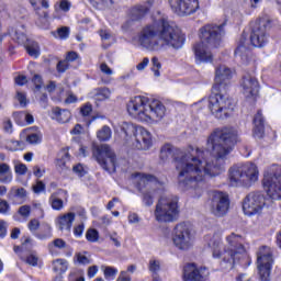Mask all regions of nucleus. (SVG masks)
Masks as SVG:
<instances>
[{"mask_svg":"<svg viewBox=\"0 0 281 281\" xmlns=\"http://www.w3.org/2000/svg\"><path fill=\"white\" fill-rule=\"evenodd\" d=\"M238 142V130H215L207 138L206 146L213 151L189 147L180 151L173 164L178 172V186L183 192H189L193 199H199L205 192V178L218 177L223 172V159L232 153V146Z\"/></svg>","mask_w":281,"mask_h":281,"instance_id":"f257e3e1","label":"nucleus"},{"mask_svg":"<svg viewBox=\"0 0 281 281\" xmlns=\"http://www.w3.org/2000/svg\"><path fill=\"white\" fill-rule=\"evenodd\" d=\"M140 47L149 52H159L164 47L181 49L186 43V35L178 27L170 25L166 20L144 26L136 36Z\"/></svg>","mask_w":281,"mask_h":281,"instance_id":"f03ea898","label":"nucleus"},{"mask_svg":"<svg viewBox=\"0 0 281 281\" xmlns=\"http://www.w3.org/2000/svg\"><path fill=\"white\" fill-rule=\"evenodd\" d=\"M225 240L226 244L223 246L218 237H214L209 241V247L212 248L213 258L220 260L223 269H234V265L247 258L245 237L240 234L231 233L225 237Z\"/></svg>","mask_w":281,"mask_h":281,"instance_id":"7ed1b4c3","label":"nucleus"},{"mask_svg":"<svg viewBox=\"0 0 281 281\" xmlns=\"http://www.w3.org/2000/svg\"><path fill=\"white\" fill-rule=\"evenodd\" d=\"M127 113L145 124H159L166 117V105L157 99L137 95L127 102Z\"/></svg>","mask_w":281,"mask_h":281,"instance_id":"20e7f679","label":"nucleus"},{"mask_svg":"<svg viewBox=\"0 0 281 281\" xmlns=\"http://www.w3.org/2000/svg\"><path fill=\"white\" fill-rule=\"evenodd\" d=\"M224 34L223 25L207 24L200 29V42L193 45L196 65L213 63L212 49L221 47Z\"/></svg>","mask_w":281,"mask_h":281,"instance_id":"39448f33","label":"nucleus"},{"mask_svg":"<svg viewBox=\"0 0 281 281\" xmlns=\"http://www.w3.org/2000/svg\"><path fill=\"white\" fill-rule=\"evenodd\" d=\"M267 25L269 21L259 20L257 26L252 29L250 38L243 34L240 36L237 48L235 49L236 58H239L243 65L249 63V49L252 47H265L269 43V35H267Z\"/></svg>","mask_w":281,"mask_h":281,"instance_id":"423d86ee","label":"nucleus"},{"mask_svg":"<svg viewBox=\"0 0 281 281\" xmlns=\"http://www.w3.org/2000/svg\"><path fill=\"white\" fill-rule=\"evenodd\" d=\"M258 177H260V171L258 170V166L254 162L235 165L231 167L228 171L229 183L234 188H238L240 186H245L247 188L251 186V183H256V181H258Z\"/></svg>","mask_w":281,"mask_h":281,"instance_id":"0eeeda50","label":"nucleus"},{"mask_svg":"<svg viewBox=\"0 0 281 281\" xmlns=\"http://www.w3.org/2000/svg\"><path fill=\"white\" fill-rule=\"evenodd\" d=\"M209 109L217 120H227L234 113V100L227 91L214 90L209 99Z\"/></svg>","mask_w":281,"mask_h":281,"instance_id":"6e6552de","label":"nucleus"},{"mask_svg":"<svg viewBox=\"0 0 281 281\" xmlns=\"http://www.w3.org/2000/svg\"><path fill=\"white\" fill-rule=\"evenodd\" d=\"M132 179L134 183H136L137 190L143 194V203H145L147 207H150L154 203L155 190H161L164 183L159 182L155 176L149 173H134L132 175Z\"/></svg>","mask_w":281,"mask_h":281,"instance_id":"1a4fd4ad","label":"nucleus"},{"mask_svg":"<svg viewBox=\"0 0 281 281\" xmlns=\"http://www.w3.org/2000/svg\"><path fill=\"white\" fill-rule=\"evenodd\" d=\"M154 215L158 223H175L179 218V198H160L156 204Z\"/></svg>","mask_w":281,"mask_h":281,"instance_id":"9d476101","label":"nucleus"},{"mask_svg":"<svg viewBox=\"0 0 281 281\" xmlns=\"http://www.w3.org/2000/svg\"><path fill=\"white\" fill-rule=\"evenodd\" d=\"M172 240L175 247L180 251H189L194 247V234L192 233V225L188 222H181L173 228Z\"/></svg>","mask_w":281,"mask_h":281,"instance_id":"9b49d317","label":"nucleus"},{"mask_svg":"<svg viewBox=\"0 0 281 281\" xmlns=\"http://www.w3.org/2000/svg\"><path fill=\"white\" fill-rule=\"evenodd\" d=\"M262 183L268 196L273 201H280L281 175L278 166H273L265 171Z\"/></svg>","mask_w":281,"mask_h":281,"instance_id":"f8f14e48","label":"nucleus"},{"mask_svg":"<svg viewBox=\"0 0 281 281\" xmlns=\"http://www.w3.org/2000/svg\"><path fill=\"white\" fill-rule=\"evenodd\" d=\"M271 267H273V250L269 246H262L257 252V269L261 281L271 280Z\"/></svg>","mask_w":281,"mask_h":281,"instance_id":"ddd939ff","label":"nucleus"},{"mask_svg":"<svg viewBox=\"0 0 281 281\" xmlns=\"http://www.w3.org/2000/svg\"><path fill=\"white\" fill-rule=\"evenodd\" d=\"M98 164L106 172H115L117 168V158L115 157V151L111 149V146L104 144L99 146L93 153Z\"/></svg>","mask_w":281,"mask_h":281,"instance_id":"4468645a","label":"nucleus"},{"mask_svg":"<svg viewBox=\"0 0 281 281\" xmlns=\"http://www.w3.org/2000/svg\"><path fill=\"white\" fill-rule=\"evenodd\" d=\"M267 205V199L261 192L249 193L243 202V212L246 216H256V214H261Z\"/></svg>","mask_w":281,"mask_h":281,"instance_id":"2eb2a0df","label":"nucleus"},{"mask_svg":"<svg viewBox=\"0 0 281 281\" xmlns=\"http://www.w3.org/2000/svg\"><path fill=\"white\" fill-rule=\"evenodd\" d=\"M35 14V24L42 30H47L49 27V0H29Z\"/></svg>","mask_w":281,"mask_h":281,"instance_id":"dca6fc26","label":"nucleus"},{"mask_svg":"<svg viewBox=\"0 0 281 281\" xmlns=\"http://www.w3.org/2000/svg\"><path fill=\"white\" fill-rule=\"evenodd\" d=\"M232 78H234V71L229 67L225 65L218 66L215 69V83L213 85V91H229Z\"/></svg>","mask_w":281,"mask_h":281,"instance_id":"f3484780","label":"nucleus"},{"mask_svg":"<svg viewBox=\"0 0 281 281\" xmlns=\"http://www.w3.org/2000/svg\"><path fill=\"white\" fill-rule=\"evenodd\" d=\"M169 5L178 16H190L199 10V0H169Z\"/></svg>","mask_w":281,"mask_h":281,"instance_id":"a211bd4d","label":"nucleus"},{"mask_svg":"<svg viewBox=\"0 0 281 281\" xmlns=\"http://www.w3.org/2000/svg\"><path fill=\"white\" fill-rule=\"evenodd\" d=\"M229 210V196L221 191H215L211 198V212L214 216H225Z\"/></svg>","mask_w":281,"mask_h":281,"instance_id":"6ab92c4d","label":"nucleus"},{"mask_svg":"<svg viewBox=\"0 0 281 281\" xmlns=\"http://www.w3.org/2000/svg\"><path fill=\"white\" fill-rule=\"evenodd\" d=\"M132 146L137 150H148V148L153 146V136L150 135V132L142 126H138L136 134L132 139Z\"/></svg>","mask_w":281,"mask_h":281,"instance_id":"aec40b11","label":"nucleus"},{"mask_svg":"<svg viewBox=\"0 0 281 281\" xmlns=\"http://www.w3.org/2000/svg\"><path fill=\"white\" fill-rule=\"evenodd\" d=\"M210 276V270L205 267H198L196 263H188L184 267V281H205Z\"/></svg>","mask_w":281,"mask_h":281,"instance_id":"412c9836","label":"nucleus"},{"mask_svg":"<svg viewBox=\"0 0 281 281\" xmlns=\"http://www.w3.org/2000/svg\"><path fill=\"white\" fill-rule=\"evenodd\" d=\"M240 87L243 89V93L245 98H252L256 100L258 98V92L260 91V83L258 79L251 75H245L241 79Z\"/></svg>","mask_w":281,"mask_h":281,"instance_id":"4be33fe9","label":"nucleus"},{"mask_svg":"<svg viewBox=\"0 0 281 281\" xmlns=\"http://www.w3.org/2000/svg\"><path fill=\"white\" fill-rule=\"evenodd\" d=\"M75 221H76V213L69 212V213L59 215L55 220V225L56 227H58L60 232H64V229H66L67 232H71V227Z\"/></svg>","mask_w":281,"mask_h":281,"instance_id":"5701e85b","label":"nucleus"},{"mask_svg":"<svg viewBox=\"0 0 281 281\" xmlns=\"http://www.w3.org/2000/svg\"><path fill=\"white\" fill-rule=\"evenodd\" d=\"M25 32V25H18L15 29H11V31H9V35L15 41V43H18V45H23L25 47L30 41V37H27Z\"/></svg>","mask_w":281,"mask_h":281,"instance_id":"b1692460","label":"nucleus"},{"mask_svg":"<svg viewBox=\"0 0 281 281\" xmlns=\"http://www.w3.org/2000/svg\"><path fill=\"white\" fill-rule=\"evenodd\" d=\"M252 135L256 139H262L265 137V117L261 111H258L254 117Z\"/></svg>","mask_w":281,"mask_h":281,"instance_id":"393cba45","label":"nucleus"},{"mask_svg":"<svg viewBox=\"0 0 281 281\" xmlns=\"http://www.w3.org/2000/svg\"><path fill=\"white\" fill-rule=\"evenodd\" d=\"M149 9L144 4H136L132 7L128 11V18L131 21H142L145 14H148Z\"/></svg>","mask_w":281,"mask_h":281,"instance_id":"a878e982","label":"nucleus"},{"mask_svg":"<svg viewBox=\"0 0 281 281\" xmlns=\"http://www.w3.org/2000/svg\"><path fill=\"white\" fill-rule=\"evenodd\" d=\"M12 168L5 162H0V183H12Z\"/></svg>","mask_w":281,"mask_h":281,"instance_id":"bb28decb","label":"nucleus"},{"mask_svg":"<svg viewBox=\"0 0 281 281\" xmlns=\"http://www.w3.org/2000/svg\"><path fill=\"white\" fill-rule=\"evenodd\" d=\"M53 115H55V120H57L59 124H67V122L71 120V112H69V110H60V108L53 109Z\"/></svg>","mask_w":281,"mask_h":281,"instance_id":"cd10ccee","label":"nucleus"},{"mask_svg":"<svg viewBox=\"0 0 281 281\" xmlns=\"http://www.w3.org/2000/svg\"><path fill=\"white\" fill-rule=\"evenodd\" d=\"M23 135H26V142L31 145L41 144L43 142V136L38 132H32V130H24Z\"/></svg>","mask_w":281,"mask_h":281,"instance_id":"c85d7f7f","label":"nucleus"},{"mask_svg":"<svg viewBox=\"0 0 281 281\" xmlns=\"http://www.w3.org/2000/svg\"><path fill=\"white\" fill-rule=\"evenodd\" d=\"M137 128H139V126L133 123L124 122L121 124L122 133H124L125 137H130L131 139L135 137Z\"/></svg>","mask_w":281,"mask_h":281,"instance_id":"c756f323","label":"nucleus"},{"mask_svg":"<svg viewBox=\"0 0 281 281\" xmlns=\"http://www.w3.org/2000/svg\"><path fill=\"white\" fill-rule=\"evenodd\" d=\"M9 199H11L12 201H14L15 199L25 201V199H27V191L24 188L12 187L9 192Z\"/></svg>","mask_w":281,"mask_h":281,"instance_id":"7c9ffc66","label":"nucleus"},{"mask_svg":"<svg viewBox=\"0 0 281 281\" xmlns=\"http://www.w3.org/2000/svg\"><path fill=\"white\" fill-rule=\"evenodd\" d=\"M93 98L98 102H104V100H109L111 98V90L109 88H98L93 90Z\"/></svg>","mask_w":281,"mask_h":281,"instance_id":"2f4dec72","label":"nucleus"},{"mask_svg":"<svg viewBox=\"0 0 281 281\" xmlns=\"http://www.w3.org/2000/svg\"><path fill=\"white\" fill-rule=\"evenodd\" d=\"M24 47L32 58H38V56H41V46L38 43L29 41Z\"/></svg>","mask_w":281,"mask_h":281,"instance_id":"473e14b6","label":"nucleus"},{"mask_svg":"<svg viewBox=\"0 0 281 281\" xmlns=\"http://www.w3.org/2000/svg\"><path fill=\"white\" fill-rule=\"evenodd\" d=\"M69 269V262L66 259H56L53 261V271L55 273H66Z\"/></svg>","mask_w":281,"mask_h":281,"instance_id":"72a5a7b5","label":"nucleus"},{"mask_svg":"<svg viewBox=\"0 0 281 281\" xmlns=\"http://www.w3.org/2000/svg\"><path fill=\"white\" fill-rule=\"evenodd\" d=\"M74 263L75 265H91V257L87 256V252H77L74 256Z\"/></svg>","mask_w":281,"mask_h":281,"instance_id":"f704fd0d","label":"nucleus"},{"mask_svg":"<svg viewBox=\"0 0 281 281\" xmlns=\"http://www.w3.org/2000/svg\"><path fill=\"white\" fill-rule=\"evenodd\" d=\"M111 127L108 125H104L101 130L98 131L97 137L100 142H109L111 139Z\"/></svg>","mask_w":281,"mask_h":281,"instance_id":"c9c22d12","label":"nucleus"},{"mask_svg":"<svg viewBox=\"0 0 281 281\" xmlns=\"http://www.w3.org/2000/svg\"><path fill=\"white\" fill-rule=\"evenodd\" d=\"M105 280H113L117 276V268L111 266H101Z\"/></svg>","mask_w":281,"mask_h":281,"instance_id":"e433bc0d","label":"nucleus"},{"mask_svg":"<svg viewBox=\"0 0 281 281\" xmlns=\"http://www.w3.org/2000/svg\"><path fill=\"white\" fill-rule=\"evenodd\" d=\"M52 35L54 36V38H60L61 41H66V38H69V27H59L57 29V31H53Z\"/></svg>","mask_w":281,"mask_h":281,"instance_id":"4c0bfd02","label":"nucleus"},{"mask_svg":"<svg viewBox=\"0 0 281 281\" xmlns=\"http://www.w3.org/2000/svg\"><path fill=\"white\" fill-rule=\"evenodd\" d=\"M49 203L52 209L57 212H60L65 207L63 200L58 199L55 193L49 196Z\"/></svg>","mask_w":281,"mask_h":281,"instance_id":"58836bf2","label":"nucleus"},{"mask_svg":"<svg viewBox=\"0 0 281 281\" xmlns=\"http://www.w3.org/2000/svg\"><path fill=\"white\" fill-rule=\"evenodd\" d=\"M13 165L15 175H19L20 177L27 175V165L16 160H14Z\"/></svg>","mask_w":281,"mask_h":281,"instance_id":"ea45409f","label":"nucleus"},{"mask_svg":"<svg viewBox=\"0 0 281 281\" xmlns=\"http://www.w3.org/2000/svg\"><path fill=\"white\" fill-rule=\"evenodd\" d=\"M148 269L150 273H155V274L159 273V271H161V261L155 258L150 259Z\"/></svg>","mask_w":281,"mask_h":281,"instance_id":"a19ab883","label":"nucleus"},{"mask_svg":"<svg viewBox=\"0 0 281 281\" xmlns=\"http://www.w3.org/2000/svg\"><path fill=\"white\" fill-rule=\"evenodd\" d=\"M160 69H161V63L159 61V58L153 57L151 58V71H153L155 78H159V76H161V72H159Z\"/></svg>","mask_w":281,"mask_h":281,"instance_id":"79ce46f5","label":"nucleus"},{"mask_svg":"<svg viewBox=\"0 0 281 281\" xmlns=\"http://www.w3.org/2000/svg\"><path fill=\"white\" fill-rule=\"evenodd\" d=\"M93 8H110L113 4V0H89Z\"/></svg>","mask_w":281,"mask_h":281,"instance_id":"37998d69","label":"nucleus"},{"mask_svg":"<svg viewBox=\"0 0 281 281\" xmlns=\"http://www.w3.org/2000/svg\"><path fill=\"white\" fill-rule=\"evenodd\" d=\"M18 214L22 216V218H30V215L32 214V207L30 205H22L18 210Z\"/></svg>","mask_w":281,"mask_h":281,"instance_id":"c03bdc74","label":"nucleus"},{"mask_svg":"<svg viewBox=\"0 0 281 281\" xmlns=\"http://www.w3.org/2000/svg\"><path fill=\"white\" fill-rule=\"evenodd\" d=\"M8 148L12 153H16V150H23V143H21L19 140H10L8 143Z\"/></svg>","mask_w":281,"mask_h":281,"instance_id":"a18cd8bd","label":"nucleus"},{"mask_svg":"<svg viewBox=\"0 0 281 281\" xmlns=\"http://www.w3.org/2000/svg\"><path fill=\"white\" fill-rule=\"evenodd\" d=\"M98 231L90 228L86 233V238L89 243H98Z\"/></svg>","mask_w":281,"mask_h":281,"instance_id":"49530a36","label":"nucleus"},{"mask_svg":"<svg viewBox=\"0 0 281 281\" xmlns=\"http://www.w3.org/2000/svg\"><path fill=\"white\" fill-rule=\"evenodd\" d=\"M40 227H41V222L36 218H32L27 224V228L32 234H36Z\"/></svg>","mask_w":281,"mask_h":281,"instance_id":"de8ad7c7","label":"nucleus"},{"mask_svg":"<svg viewBox=\"0 0 281 281\" xmlns=\"http://www.w3.org/2000/svg\"><path fill=\"white\" fill-rule=\"evenodd\" d=\"M92 111H93V105H91V103H85L80 108V113L83 117H89V115H91Z\"/></svg>","mask_w":281,"mask_h":281,"instance_id":"09e8293b","label":"nucleus"},{"mask_svg":"<svg viewBox=\"0 0 281 281\" xmlns=\"http://www.w3.org/2000/svg\"><path fill=\"white\" fill-rule=\"evenodd\" d=\"M3 132L7 133V135H12V133H14V127L11 120L5 119L3 121Z\"/></svg>","mask_w":281,"mask_h":281,"instance_id":"8fccbe9b","label":"nucleus"},{"mask_svg":"<svg viewBox=\"0 0 281 281\" xmlns=\"http://www.w3.org/2000/svg\"><path fill=\"white\" fill-rule=\"evenodd\" d=\"M16 100L21 106H27V95L24 92L18 91L16 92Z\"/></svg>","mask_w":281,"mask_h":281,"instance_id":"3c124183","label":"nucleus"},{"mask_svg":"<svg viewBox=\"0 0 281 281\" xmlns=\"http://www.w3.org/2000/svg\"><path fill=\"white\" fill-rule=\"evenodd\" d=\"M75 175L78 177H85L87 175V169L82 166V164H78L72 168Z\"/></svg>","mask_w":281,"mask_h":281,"instance_id":"603ef678","label":"nucleus"},{"mask_svg":"<svg viewBox=\"0 0 281 281\" xmlns=\"http://www.w3.org/2000/svg\"><path fill=\"white\" fill-rule=\"evenodd\" d=\"M33 175L34 177H36L37 179H41L42 177H44L45 175V167H41L38 165L33 167Z\"/></svg>","mask_w":281,"mask_h":281,"instance_id":"864d4df0","label":"nucleus"},{"mask_svg":"<svg viewBox=\"0 0 281 281\" xmlns=\"http://www.w3.org/2000/svg\"><path fill=\"white\" fill-rule=\"evenodd\" d=\"M68 69H69V61L67 59L61 60L57 64V71H59V74H65V71Z\"/></svg>","mask_w":281,"mask_h":281,"instance_id":"5fc2aeb1","label":"nucleus"},{"mask_svg":"<svg viewBox=\"0 0 281 281\" xmlns=\"http://www.w3.org/2000/svg\"><path fill=\"white\" fill-rule=\"evenodd\" d=\"M33 192L35 194H41V192H45V184L43 181L38 180L34 186H33Z\"/></svg>","mask_w":281,"mask_h":281,"instance_id":"6e6d98bb","label":"nucleus"},{"mask_svg":"<svg viewBox=\"0 0 281 281\" xmlns=\"http://www.w3.org/2000/svg\"><path fill=\"white\" fill-rule=\"evenodd\" d=\"M85 233V224L81 223L74 228V235L76 238H82V234Z\"/></svg>","mask_w":281,"mask_h":281,"instance_id":"4d7b16f0","label":"nucleus"},{"mask_svg":"<svg viewBox=\"0 0 281 281\" xmlns=\"http://www.w3.org/2000/svg\"><path fill=\"white\" fill-rule=\"evenodd\" d=\"M8 236V223L0 220V238H5Z\"/></svg>","mask_w":281,"mask_h":281,"instance_id":"13d9d810","label":"nucleus"},{"mask_svg":"<svg viewBox=\"0 0 281 281\" xmlns=\"http://www.w3.org/2000/svg\"><path fill=\"white\" fill-rule=\"evenodd\" d=\"M100 71H102L105 76H113V69H111L106 63H102L100 65Z\"/></svg>","mask_w":281,"mask_h":281,"instance_id":"bf43d9fd","label":"nucleus"},{"mask_svg":"<svg viewBox=\"0 0 281 281\" xmlns=\"http://www.w3.org/2000/svg\"><path fill=\"white\" fill-rule=\"evenodd\" d=\"M150 59L148 57H144L142 63L136 66L137 71H144L148 67Z\"/></svg>","mask_w":281,"mask_h":281,"instance_id":"052dcab7","label":"nucleus"},{"mask_svg":"<svg viewBox=\"0 0 281 281\" xmlns=\"http://www.w3.org/2000/svg\"><path fill=\"white\" fill-rule=\"evenodd\" d=\"M26 263L31 265L32 267H36V265H38V257L34 254H31L26 257Z\"/></svg>","mask_w":281,"mask_h":281,"instance_id":"680f3d73","label":"nucleus"},{"mask_svg":"<svg viewBox=\"0 0 281 281\" xmlns=\"http://www.w3.org/2000/svg\"><path fill=\"white\" fill-rule=\"evenodd\" d=\"M10 212V204L5 200L0 201V214H7Z\"/></svg>","mask_w":281,"mask_h":281,"instance_id":"e2e57ef3","label":"nucleus"},{"mask_svg":"<svg viewBox=\"0 0 281 281\" xmlns=\"http://www.w3.org/2000/svg\"><path fill=\"white\" fill-rule=\"evenodd\" d=\"M59 8L63 12H69V10H71V2H69V0H61L59 2Z\"/></svg>","mask_w":281,"mask_h":281,"instance_id":"0e129e2a","label":"nucleus"},{"mask_svg":"<svg viewBox=\"0 0 281 281\" xmlns=\"http://www.w3.org/2000/svg\"><path fill=\"white\" fill-rule=\"evenodd\" d=\"M98 266H90L87 272L88 278H95V276H98Z\"/></svg>","mask_w":281,"mask_h":281,"instance_id":"69168bd1","label":"nucleus"},{"mask_svg":"<svg viewBox=\"0 0 281 281\" xmlns=\"http://www.w3.org/2000/svg\"><path fill=\"white\" fill-rule=\"evenodd\" d=\"M169 155H171L170 148L166 146L162 147L160 150V159H168Z\"/></svg>","mask_w":281,"mask_h":281,"instance_id":"338daca9","label":"nucleus"},{"mask_svg":"<svg viewBox=\"0 0 281 281\" xmlns=\"http://www.w3.org/2000/svg\"><path fill=\"white\" fill-rule=\"evenodd\" d=\"M116 281H131V276L127 271H121Z\"/></svg>","mask_w":281,"mask_h":281,"instance_id":"774afa93","label":"nucleus"}]
</instances>
